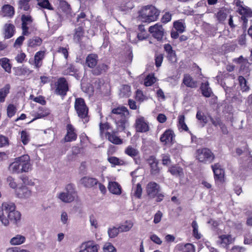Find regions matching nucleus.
<instances>
[{
  "instance_id": "44",
  "label": "nucleus",
  "mask_w": 252,
  "mask_h": 252,
  "mask_svg": "<svg viewBox=\"0 0 252 252\" xmlns=\"http://www.w3.org/2000/svg\"><path fill=\"white\" fill-rule=\"evenodd\" d=\"M228 13V10L226 9H221L219 10V11L217 13L216 17L218 20L220 22L224 21Z\"/></svg>"
},
{
  "instance_id": "14",
  "label": "nucleus",
  "mask_w": 252,
  "mask_h": 252,
  "mask_svg": "<svg viewBox=\"0 0 252 252\" xmlns=\"http://www.w3.org/2000/svg\"><path fill=\"white\" fill-rule=\"evenodd\" d=\"M78 252H98V247L93 242H85L80 246Z\"/></svg>"
},
{
  "instance_id": "51",
  "label": "nucleus",
  "mask_w": 252,
  "mask_h": 252,
  "mask_svg": "<svg viewBox=\"0 0 252 252\" xmlns=\"http://www.w3.org/2000/svg\"><path fill=\"white\" fill-rule=\"evenodd\" d=\"M119 232H120L119 227L117 228L116 227L113 226L112 227H109L108 229V234L109 237L111 238L116 237L118 235Z\"/></svg>"
},
{
  "instance_id": "58",
  "label": "nucleus",
  "mask_w": 252,
  "mask_h": 252,
  "mask_svg": "<svg viewBox=\"0 0 252 252\" xmlns=\"http://www.w3.org/2000/svg\"><path fill=\"white\" fill-rule=\"evenodd\" d=\"M110 128L109 125L106 123H100L99 124V131H100V135L102 137L103 134L105 133L106 131L108 130Z\"/></svg>"
},
{
  "instance_id": "24",
  "label": "nucleus",
  "mask_w": 252,
  "mask_h": 252,
  "mask_svg": "<svg viewBox=\"0 0 252 252\" xmlns=\"http://www.w3.org/2000/svg\"><path fill=\"white\" fill-rule=\"evenodd\" d=\"M26 237L20 234H17L13 237L9 241L10 244L12 246L20 245L26 241Z\"/></svg>"
},
{
  "instance_id": "3",
  "label": "nucleus",
  "mask_w": 252,
  "mask_h": 252,
  "mask_svg": "<svg viewBox=\"0 0 252 252\" xmlns=\"http://www.w3.org/2000/svg\"><path fill=\"white\" fill-rule=\"evenodd\" d=\"M16 206L12 202H3L1 207H0V221L5 226L9 225V220L4 213L8 215L10 213L15 210Z\"/></svg>"
},
{
  "instance_id": "18",
  "label": "nucleus",
  "mask_w": 252,
  "mask_h": 252,
  "mask_svg": "<svg viewBox=\"0 0 252 252\" xmlns=\"http://www.w3.org/2000/svg\"><path fill=\"white\" fill-rule=\"evenodd\" d=\"M15 27L10 23H6L3 27V34L5 39H9L12 37L15 33Z\"/></svg>"
},
{
  "instance_id": "27",
  "label": "nucleus",
  "mask_w": 252,
  "mask_h": 252,
  "mask_svg": "<svg viewBox=\"0 0 252 252\" xmlns=\"http://www.w3.org/2000/svg\"><path fill=\"white\" fill-rule=\"evenodd\" d=\"M168 171L174 176L180 177L184 176L183 168L179 166H172L169 168Z\"/></svg>"
},
{
  "instance_id": "59",
  "label": "nucleus",
  "mask_w": 252,
  "mask_h": 252,
  "mask_svg": "<svg viewBox=\"0 0 252 252\" xmlns=\"http://www.w3.org/2000/svg\"><path fill=\"white\" fill-rule=\"evenodd\" d=\"M22 25L31 26L32 22V20L31 16L23 15L22 16Z\"/></svg>"
},
{
  "instance_id": "53",
  "label": "nucleus",
  "mask_w": 252,
  "mask_h": 252,
  "mask_svg": "<svg viewBox=\"0 0 252 252\" xmlns=\"http://www.w3.org/2000/svg\"><path fill=\"white\" fill-rule=\"evenodd\" d=\"M156 81V78L153 74L148 75L145 79L144 85L146 86H150Z\"/></svg>"
},
{
  "instance_id": "49",
  "label": "nucleus",
  "mask_w": 252,
  "mask_h": 252,
  "mask_svg": "<svg viewBox=\"0 0 252 252\" xmlns=\"http://www.w3.org/2000/svg\"><path fill=\"white\" fill-rule=\"evenodd\" d=\"M192 227L193 236L197 239H199L201 237V234L198 231V225L196 221H193L191 224Z\"/></svg>"
},
{
  "instance_id": "61",
  "label": "nucleus",
  "mask_w": 252,
  "mask_h": 252,
  "mask_svg": "<svg viewBox=\"0 0 252 252\" xmlns=\"http://www.w3.org/2000/svg\"><path fill=\"white\" fill-rule=\"evenodd\" d=\"M30 98L31 99L32 98L33 100L37 103H38L41 105H45L46 104V101L44 99V97L41 95L38 96L37 97H33V95H30Z\"/></svg>"
},
{
  "instance_id": "31",
  "label": "nucleus",
  "mask_w": 252,
  "mask_h": 252,
  "mask_svg": "<svg viewBox=\"0 0 252 252\" xmlns=\"http://www.w3.org/2000/svg\"><path fill=\"white\" fill-rule=\"evenodd\" d=\"M239 13L242 15L241 20L243 21L244 25H245L248 22L247 17L252 16L251 11L246 8L241 7L239 8Z\"/></svg>"
},
{
  "instance_id": "5",
  "label": "nucleus",
  "mask_w": 252,
  "mask_h": 252,
  "mask_svg": "<svg viewBox=\"0 0 252 252\" xmlns=\"http://www.w3.org/2000/svg\"><path fill=\"white\" fill-rule=\"evenodd\" d=\"M196 157L200 162L211 163L215 158V155L210 149L204 148L197 150Z\"/></svg>"
},
{
  "instance_id": "54",
  "label": "nucleus",
  "mask_w": 252,
  "mask_h": 252,
  "mask_svg": "<svg viewBox=\"0 0 252 252\" xmlns=\"http://www.w3.org/2000/svg\"><path fill=\"white\" fill-rule=\"evenodd\" d=\"M125 153L129 156L134 158L138 154V151L131 146H128L126 149Z\"/></svg>"
},
{
  "instance_id": "57",
  "label": "nucleus",
  "mask_w": 252,
  "mask_h": 252,
  "mask_svg": "<svg viewBox=\"0 0 252 252\" xmlns=\"http://www.w3.org/2000/svg\"><path fill=\"white\" fill-rule=\"evenodd\" d=\"M6 181L7 184H8L9 186L13 189H14L15 190L17 189V184L15 181V179L12 177L11 176H9L7 177Z\"/></svg>"
},
{
  "instance_id": "9",
  "label": "nucleus",
  "mask_w": 252,
  "mask_h": 252,
  "mask_svg": "<svg viewBox=\"0 0 252 252\" xmlns=\"http://www.w3.org/2000/svg\"><path fill=\"white\" fill-rule=\"evenodd\" d=\"M56 88L55 93L58 95L64 96L68 91V84L64 78H59L55 84Z\"/></svg>"
},
{
  "instance_id": "41",
  "label": "nucleus",
  "mask_w": 252,
  "mask_h": 252,
  "mask_svg": "<svg viewBox=\"0 0 252 252\" xmlns=\"http://www.w3.org/2000/svg\"><path fill=\"white\" fill-rule=\"evenodd\" d=\"M108 69L107 65L104 63L99 64L93 70V73L95 75H98L105 72Z\"/></svg>"
},
{
  "instance_id": "19",
  "label": "nucleus",
  "mask_w": 252,
  "mask_h": 252,
  "mask_svg": "<svg viewBox=\"0 0 252 252\" xmlns=\"http://www.w3.org/2000/svg\"><path fill=\"white\" fill-rule=\"evenodd\" d=\"M45 51L37 52L34 57V66L35 68H39L42 64V60L45 57Z\"/></svg>"
},
{
  "instance_id": "26",
  "label": "nucleus",
  "mask_w": 252,
  "mask_h": 252,
  "mask_svg": "<svg viewBox=\"0 0 252 252\" xmlns=\"http://www.w3.org/2000/svg\"><path fill=\"white\" fill-rule=\"evenodd\" d=\"M49 114L50 110L48 109L42 107H39L38 111L34 114L35 117L30 122H32L38 119L43 118L48 116Z\"/></svg>"
},
{
  "instance_id": "17",
  "label": "nucleus",
  "mask_w": 252,
  "mask_h": 252,
  "mask_svg": "<svg viewBox=\"0 0 252 252\" xmlns=\"http://www.w3.org/2000/svg\"><path fill=\"white\" fill-rule=\"evenodd\" d=\"M67 133L64 137L65 142L75 141L77 138V134L75 129L71 124H68L66 126Z\"/></svg>"
},
{
  "instance_id": "28",
  "label": "nucleus",
  "mask_w": 252,
  "mask_h": 252,
  "mask_svg": "<svg viewBox=\"0 0 252 252\" xmlns=\"http://www.w3.org/2000/svg\"><path fill=\"white\" fill-rule=\"evenodd\" d=\"M42 43V40L39 37L34 36L28 40V46L32 48H36L40 46Z\"/></svg>"
},
{
  "instance_id": "16",
  "label": "nucleus",
  "mask_w": 252,
  "mask_h": 252,
  "mask_svg": "<svg viewBox=\"0 0 252 252\" xmlns=\"http://www.w3.org/2000/svg\"><path fill=\"white\" fill-rule=\"evenodd\" d=\"M15 193L17 197L20 198H28L32 195L31 190L25 186L16 189Z\"/></svg>"
},
{
  "instance_id": "22",
  "label": "nucleus",
  "mask_w": 252,
  "mask_h": 252,
  "mask_svg": "<svg viewBox=\"0 0 252 252\" xmlns=\"http://www.w3.org/2000/svg\"><path fill=\"white\" fill-rule=\"evenodd\" d=\"M21 213L16 210L8 214L7 218L9 220V223L11 221L13 224H17L21 220Z\"/></svg>"
},
{
  "instance_id": "62",
  "label": "nucleus",
  "mask_w": 252,
  "mask_h": 252,
  "mask_svg": "<svg viewBox=\"0 0 252 252\" xmlns=\"http://www.w3.org/2000/svg\"><path fill=\"white\" fill-rule=\"evenodd\" d=\"M104 250L106 252H116V249L111 243H106L104 246Z\"/></svg>"
},
{
  "instance_id": "60",
  "label": "nucleus",
  "mask_w": 252,
  "mask_h": 252,
  "mask_svg": "<svg viewBox=\"0 0 252 252\" xmlns=\"http://www.w3.org/2000/svg\"><path fill=\"white\" fill-rule=\"evenodd\" d=\"M142 193L141 185L138 183L134 189V195L138 198H140Z\"/></svg>"
},
{
  "instance_id": "36",
  "label": "nucleus",
  "mask_w": 252,
  "mask_h": 252,
  "mask_svg": "<svg viewBox=\"0 0 252 252\" xmlns=\"http://www.w3.org/2000/svg\"><path fill=\"white\" fill-rule=\"evenodd\" d=\"M131 94L130 87L127 85H123L120 89V95L122 97H129Z\"/></svg>"
},
{
  "instance_id": "1",
  "label": "nucleus",
  "mask_w": 252,
  "mask_h": 252,
  "mask_svg": "<svg viewBox=\"0 0 252 252\" xmlns=\"http://www.w3.org/2000/svg\"><path fill=\"white\" fill-rule=\"evenodd\" d=\"M128 115L127 109L124 106L118 107L112 110L111 117L115 120L118 130L122 131L125 129Z\"/></svg>"
},
{
  "instance_id": "23",
  "label": "nucleus",
  "mask_w": 252,
  "mask_h": 252,
  "mask_svg": "<svg viewBox=\"0 0 252 252\" xmlns=\"http://www.w3.org/2000/svg\"><path fill=\"white\" fill-rule=\"evenodd\" d=\"M108 188L110 192L113 194L119 195L122 192L120 185L116 182H109Z\"/></svg>"
},
{
  "instance_id": "15",
  "label": "nucleus",
  "mask_w": 252,
  "mask_h": 252,
  "mask_svg": "<svg viewBox=\"0 0 252 252\" xmlns=\"http://www.w3.org/2000/svg\"><path fill=\"white\" fill-rule=\"evenodd\" d=\"M174 137L173 131L171 129H167L161 135L160 141L164 144H171L173 142Z\"/></svg>"
},
{
  "instance_id": "4",
  "label": "nucleus",
  "mask_w": 252,
  "mask_h": 252,
  "mask_svg": "<svg viewBox=\"0 0 252 252\" xmlns=\"http://www.w3.org/2000/svg\"><path fill=\"white\" fill-rule=\"evenodd\" d=\"M74 107L78 117L83 120L84 123L88 122V108L84 100L82 98H77L75 99Z\"/></svg>"
},
{
  "instance_id": "10",
  "label": "nucleus",
  "mask_w": 252,
  "mask_h": 252,
  "mask_svg": "<svg viewBox=\"0 0 252 252\" xmlns=\"http://www.w3.org/2000/svg\"><path fill=\"white\" fill-rule=\"evenodd\" d=\"M149 32L158 40H161L164 33V30L162 25L159 23L150 26L149 28Z\"/></svg>"
},
{
  "instance_id": "8",
  "label": "nucleus",
  "mask_w": 252,
  "mask_h": 252,
  "mask_svg": "<svg viewBox=\"0 0 252 252\" xmlns=\"http://www.w3.org/2000/svg\"><path fill=\"white\" fill-rule=\"evenodd\" d=\"M135 128L139 132H146L149 130V123L144 117L138 116L136 117Z\"/></svg>"
},
{
  "instance_id": "46",
  "label": "nucleus",
  "mask_w": 252,
  "mask_h": 252,
  "mask_svg": "<svg viewBox=\"0 0 252 252\" xmlns=\"http://www.w3.org/2000/svg\"><path fill=\"white\" fill-rule=\"evenodd\" d=\"M174 27L179 33H182L184 32L186 26L185 23L181 21H177L174 23Z\"/></svg>"
},
{
  "instance_id": "48",
  "label": "nucleus",
  "mask_w": 252,
  "mask_h": 252,
  "mask_svg": "<svg viewBox=\"0 0 252 252\" xmlns=\"http://www.w3.org/2000/svg\"><path fill=\"white\" fill-rule=\"evenodd\" d=\"M83 30L82 27H79L75 30L74 40L76 42H79L83 36Z\"/></svg>"
},
{
  "instance_id": "11",
  "label": "nucleus",
  "mask_w": 252,
  "mask_h": 252,
  "mask_svg": "<svg viewBox=\"0 0 252 252\" xmlns=\"http://www.w3.org/2000/svg\"><path fill=\"white\" fill-rule=\"evenodd\" d=\"M146 190L149 197L155 198L160 191V186L156 182H151L147 185Z\"/></svg>"
},
{
  "instance_id": "37",
  "label": "nucleus",
  "mask_w": 252,
  "mask_h": 252,
  "mask_svg": "<svg viewBox=\"0 0 252 252\" xmlns=\"http://www.w3.org/2000/svg\"><path fill=\"white\" fill-rule=\"evenodd\" d=\"M59 9L66 14L69 13L71 10L70 5L66 1L63 0L59 1Z\"/></svg>"
},
{
  "instance_id": "21",
  "label": "nucleus",
  "mask_w": 252,
  "mask_h": 252,
  "mask_svg": "<svg viewBox=\"0 0 252 252\" xmlns=\"http://www.w3.org/2000/svg\"><path fill=\"white\" fill-rule=\"evenodd\" d=\"M15 13L14 7L9 4H5L2 7L0 14L3 17H12Z\"/></svg>"
},
{
  "instance_id": "39",
  "label": "nucleus",
  "mask_w": 252,
  "mask_h": 252,
  "mask_svg": "<svg viewBox=\"0 0 252 252\" xmlns=\"http://www.w3.org/2000/svg\"><path fill=\"white\" fill-rule=\"evenodd\" d=\"M106 134L108 137V140L111 143L115 144L122 143V140L115 133H110V132H106Z\"/></svg>"
},
{
  "instance_id": "30",
  "label": "nucleus",
  "mask_w": 252,
  "mask_h": 252,
  "mask_svg": "<svg viewBox=\"0 0 252 252\" xmlns=\"http://www.w3.org/2000/svg\"><path fill=\"white\" fill-rule=\"evenodd\" d=\"M0 65L5 72L8 73H11L12 65L8 58L4 57L0 59Z\"/></svg>"
},
{
  "instance_id": "42",
  "label": "nucleus",
  "mask_w": 252,
  "mask_h": 252,
  "mask_svg": "<svg viewBox=\"0 0 252 252\" xmlns=\"http://www.w3.org/2000/svg\"><path fill=\"white\" fill-rule=\"evenodd\" d=\"M17 108L16 105L13 104H9L6 108L7 116L9 118L13 117L16 113Z\"/></svg>"
},
{
  "instance_id": "38",
  "label": "nucleus",
  "mask_w": 252,
  "mask_h": 252,
  "mask_svg": "<svg viewBox=\"0 0 252 252\" xmlns=\"http://www.w3.org/2000/svg\"><path fill=\"white\" fill-rule=\"evenodd\" d=\"M178 126L180 130H184L186 131H188L189 130V128L185 122V116L183 115H181L178 116Z\"/></svg>"
},
{
  "instance_id": "29",
  "label": "nucleus",
  "mask_w": 252,
  "mask_h": 252,
  "mask_svg": "<svg viewBox=\"0 0 252 252\" xmlns=\"http://www.w3.org/2000/svg\"><path fill=\"white\" fill-rule=\"evenodd\" d=\"M86 63L89 67H94L97 63V56L93 54L89 55L86 58Z\"/></svg>"
},
{
  "instance_id": "47",
  "label": "nucleus",
  "mask_w": 252,
  "mask_h": 252,
  "mask_svg": "<svg viewBox=\"0 0 252 252\" xmlns=\"http://www.w3.org/2000/svg\"><path fill=\"white\" fill-rule=\"evenodd\" d=\"M89 221L92 229L96 230L99 227L98 220L96 217L94 215H92L89 217Z\"/></svg>"
},
{
  "instance_id": "7",
  "label": "nucleus",
  "mask_w": 252,
  "mask_h": 252,
  "mask_svg": "<svg viewBox=\"0 0 252 252\" xmlns=\"http://www.w3.org/2000/svg\"><path fill=\"white\" fill-rule=\"evenodd\" d=\"M22 172H28L31 170L32 165L31 163L30 158L28 155H24L16 158Z\"/></svg>"
},
{
  "instance_id": "63",
  "label": "nucleus",
  "mask_w": 252,
  "mask_h": 252,
  "mask_svg": "<svg viewBox=\"0 0 252 252\" xmlns=\"http://www.w3.org/2000/svg\"><path fill=\"white\" fill-rule=\"evenodd\" d=\"M172 15L169 12H166L161 18V21L162 23H167L171 21Z\"/></svg>"
},
{
  "instance_id": "55",
  "label": "nucleus",
  "mask_w": 252,
  "mask_h": 252,
  "mask_svg": "<svg viewBox=\"0 0 252 252\" xmlns=\"http://www.w3.org/2000/svg\"><path fill=\"white\" fill-rule=\"evenodd\" d=\"M239 82L241 89L242 91H247L249 90V87L247 85L246 80L243 76L239 77Z\"/></svg>"
},
{
  "instance_id": "12",
  "label": "nucleus",
  "mask_w": 252,
  "mask_h": 252,
  "mask_svg": "<svg viewBox=\"0 0 252 252\" xmlns=\"http://www.w3.org/2000/svg\"><path fill=\"white\" fill-rule=\"evenodd\" d=\"M212 168L214 172L215 180L218 182L222 183L224 181V171L221 165L216 163L212 165Z\"/></svg>"
},
{
  "instance_id": "25",
  "label": "nucleus",
  "mask_w": 252,
  "mask_h": 252,
  "mask_svg": "<svg viewBox=\"0 0 252 252\" xmlns=\"http://www.w3.org/2000/svg\"><path fill=\"white\" fill-rule=\"evenodd\" d=\"M183 84L188 87L194 88L196 87V81L194 80L193 78L189 74H185L183 80Z\"/></svg>"
},
{
  "instance_id": "13",
  "label": "nucleus",
  "mask_w": 252,
  "mask_h": 252,
  "mask_svg": "<svg viewBox=\"0 0 252 252\" xmlns=\"http://www.w3.org/2000/svg\"><path fill=\"white\" fill-rule=\"evenodd\" d=\"M235 238L230 234H222L219 236L218 243L223 248H227L232 244Z\"/></svg>"
},
{
  "instance_id": "32",
  "label": "nucleus",
  "mask_w": 252,
  "mask_h": 252,
  "mask_svg": "<svg viewBox=\"0 0 252 252\" xmlns=\"http://www.w3.org/2000/svg\"><path fill=\"white\" fill-rule=\"evenodd\" d=\"M133 226V222L132 221L128 220L121 223L119 227L120 232H126L130 230Z\"/></svg>"
},
{
  "instance_id": "64",
  "label": "nucleus",
  "mask_w": 252,
  "mask_h": 252,
  "mask_svg": "<svg viewBox=\"0 0 252 252\" xmlns=\"http://www.w3.org/2000/svg\"><path fill=\"white\" fill-rule=\"evenodd\" d=\"M163 61V56L161 54L156 55L155 57L156 65L158 67L161 66Z\"/></svg>"
},
{
  "instance_id": "40",
  "label": "nucleus",
  "mask_w": 252,
  "mask_h": 252,
  "mask_svg": "<svg viewBox=\"0 0 252 252\" xmlns=\"http://www.w3.org/2000/svg\"><path fill=\"white\" fill-rule=\"evenodd\" d=\"M10 85L6 84L0 90V102H3L7 95L9 93Z\"/></svg>"
},
{
  "instance_id": "50",
  "label": "nucleus",
  "mask_w": 252,
  "mask_h": 252,
  "mask_svg": "<svg viewBox=\"0 0 252 252\" xmlns=\"http://www.w3.org/2000/svg\"><path fill=\"white\" fill-rule=\"evenodd\" d=\"M37 5L41 8L47 9L50 10H54L48 0H40L37 3Z\"/></svg>"
},
{
  "instance_id": "6",
  "label": "nucleus",
  "mask_w": 252,
  "mask_h": 252,
  "mask_svg": "<svg viewBox=\"0 0 252 252\" xmlns=\"http://www.w3.org/2000/svg\"><path fill=\"white\" fill-rule=\"evenodd\" d=\"M75 195L74 186L72 184H68L65 187V191L59 193L58 197L63 202L69 203L74 200Z\"/></svg>"
},
{
  "instance_id": "43",
  "label": "nucleus",
  "mask_w": 252,
  "mask_h": 252,
  "mask_svg": "<svg viewBox=\"0 0 252 252\" xmlns=\"http://www.w3.org/2000/svg\"><path fill=\"white\" fill-rule=\"evenodd\" d=\"M30 1L31 0H19V7L24 11H29L31 9Z\"/></svg>"
},
{
  "instance_id": "20",
  "label": "nucleus",
  "mask_w": 252,
  "mask_h": 252,
  "mask_svg": "<svg viewBox=\"0 0 252 252\" xmlns=\"http://www.w3.org/2000/svg\"><path fill=\"white\" fill-rule=\"evenodd\" d=\"M79 183L85 187L91 188L96 185L98 181L95 178L84 177L80 180Z\"/></svg>"
},
{
  "instance_id": "45",
  "label": "nucleus",
  "mask_w": 252,
  "mask_h": 252,
  "mask_svg": "<svg viewBox=\"0 0 252 252\" xmlns=\"http://www.w3.org/2000/svg\"><path fill=\"white\" fill-rule=\"evenodd\" d=\"M184 247V252H195V247L193 245L190 243H188L183 246L182 244H179L177 245V247L179 249H183Z\"/></svg>"
},
{
  "instance_id": "34",
  "label": "nucleus",
  "mask_w": 252,
  "mask_h": 252,
  "mask_svg": "<svg viewBox=\"0 0 252 252\" xmlns=\"http://www.w3.org/2000/svg\"><path fill=\"white\" fill-rule=\"evenodd\" d=\"M200 89L203 96L206 97L211 96L212 94V91L209 86V83L208 82L204 83H202Z\"/></svg>"
},
{
  "instance_id": "52",
  "label": "nucleus",
  "mask_w": 252,
  "mask_h": 252,
  "mask_svg": "<svg viewBox=\"0 0 252 252\" xmlns=\"http://www.w3.org/2000/svg\"><path fill=\"white\" fill-rule=\"evenodd\" d=\"M108 160L110 163L113 165V166L121 165L124 164V161L123 160L120 159L115 157H109Z\"/></svg>"
},
{
  "instance_id": "35",
  "label": "nucleus",
  "mask_w": 252,
  "mask_h": 252,
  "mask_svg": "<svg viewBox=\"0 0 252 252\" xmlns=\"http://www.w3.org/2000/svg\"><path fill=\"white\" fill-rule=\"evenodd\" d=\"M9 170L13 174H20L23 173L16 158L15 159L14 161L9 165Z\"/></svg>"
},
{
  "instance_id": "33",
  "label": "nucleus",
  "mask_w": 252,
  "mask_h": 252,
  "mask_svg": "<svg viewBox=\"0 0 252 252\" xmlns=\"http://www.w3.org/2000/svg\"><path fill=\"white\" fill-rule=\"evenodd\" d=\"M78 71L77 68L72 64H67L63 70L64 75H73Z\"/></svg>"
},
{
  "instance_id": "56",
  "label": "nucleus",
  "mask_w": 252,
  "mask_h": 252,
  "mask_svg": "<svg viewBox=\"0 0 252 252\" xmlns=\"http://www.w3.org/2000/svg\"><path fill=\"white\" fill-rule=\"evenodd\" d=\"M21 140L24 145H27L30 141V135L25 130H22L21 133Z\"/></svg>"
},
{
  "instance_id": "2",
  "label": "nucleus",
  "mask_w": 252,
  "mask_h": 252,
  "mask_svg": "<svg viewBox=\"0 0 252 252\" xmlns=\"http://www.w3.org/2000/svg\"><path fill=\"white\" fill-rule=\"evenodd\" d=\"M160 11L154 6L148 5L143 6L139 11V19L142 22L150 23L156 21Z\"/></svg>"
}]
</instances>
